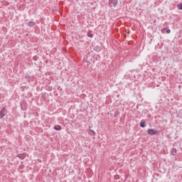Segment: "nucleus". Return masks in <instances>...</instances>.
Listing matches in <instances>:
<instances>
[{"mask_svg": "<svg viewBox=\"0 0 182 182\" xmlns=\"http://www.w3.org/2000/svg\"><path fill=\"white\" fill-rule=\"evenodd\" d=\"M170 32H171V31L170 29L166 30V33H170Z\"/></svg>", "mask_w": 182, "mask_h": 182, "instance_id": "nucleus-13", "label": "nucleus"}, {"mask_svg": "<svg viewBox=\"0 0 182 182\" xmlns=\"http://www.w3.org/2000/svg\"><path fill=\"white\" fill-rule=\"evenodd\" d=\"M117 0H109V5H113V6H116L117 5Z\"/></svg>", "mask_w": 182, "mask_h": 182, "instance_id": "nucleus-3", "label": "nucleus"}, {"mask_svg": "<svg viewBox=\"0 0 182 182\" xmlns=\"http://www.w3.org/2000/svg\"><path fill=\"white\" fill-rule=\"evenodd\" d=\"M90 132H92V133H93V134H96V133L95 132V131L92 130V129H90Z\"/></svg>", "mask_w": 182, "mask_h": 182, "instance_id": "nucleus-15", "label": "nucleus"}, {"mask_svg": "<svg viewBox=\"0 0 182 182\" xmlns=\"http://www.w3.org/2000/svg\"><path fill=\"white\" fill-rule=\"evenodd\" d=\"M147 132H148V134H149V136H154V135L157 134V131H156L153 129H149Z\"/></svg>", "mask_w": 182, "mask_h": 182, "instance_id": "nucleus-2", "label": "nucleus"}, {"mask_svg": "<svg viewBox=\"0 0 182 182\" xmlns=\"http://www.w3.org/2000/svg\"><path fill=\"white\" fill-rule=\"evenodd\" d=\"M5 114H6V108L4 107L0 111V119H4V117H5Z\"/></svg>", "mask_w": 182, "mask_h": 182, "instance_id": "nucleus-1", "label": "nucleus"}, {"mask_svg": "<svg viewBox=\"0 0 182 182\" xmlns=\"http://www.w3.org/2000/svg\"><path fill=\"white\" fill-rule=\"evenodd\" d=\"M178 9L182 10V4L177 6Z\"/></svg>", "mask_w": 182, "mask_h": 182, "instance_id": "nucleus-12", "label": "nucleus"}, {"mask_svg": "<svg viewBox=\"0 0 182 182\" xmlns=\"http://www.w3.org/2000/svg\"><path fill=\"white\" fill-rule=\"evenodd\" d=\"M54 129L58 131L62 130V127L60 125H55L54 126Z\"/></svg>", "mask_w": 182, "mask_h": 182, "instance_id": "nucleus-7", "label": "nucleus"}, {"mask_svg": "<svg viewBox=\"0 0 182 182\" xmlns=\"http://www.w3.org/2000/svg\"><path fill=\"white\" fill-rule=\"evenodd\" d=\"M140 127L144 128L146 127V122L144 120H141L140 122Z\"/></svg>", "mask_w": 182, "mask_h": 182, "instance_id": "nucleus-6", "label": "nucleus"}, {"mask_svg": "<svg viewBox=\"0 0 182 182\" xmlns=\"http://www.w3.org/2000/svg\"><path fill=\"white\" fill-rule=\"evenodd\" d=\"M87 36H88V38H93V35L92 34V32H88Z\"/></svg>", "mask_w": 182, "mask_h": 182, "instance_id": "nucleus-10", "label": "nucleus"}, {"mask_svg": "<svg viewBox=\"0 0 182 182\" xmlns=\"http://www.w3.org/2000/svg\"><path fill=\"white\" fill-rule=\"evenodd\" d=\"M28 26H30V28H32V26H35V22L33 21H29L28 23Z\"/></svg>", "mask_w": 182, "mask_h": 182, "instance_id": "nucleus-8", "label": "nucleus"}, {"mask_svg": "<svg viewBox=\"0 0 182 182\" xmlns=\"http://www.w3.org/2000/svg\"><path fill=\"white\" fill-rule=\"evenodd\" d=\"M171 154L172 156H176V154H177V149L176 148H172L171 150Z\"/></svg>", "mask_w": 182, "mask_h": 182, "instance_id": "nucleus-5", "label": "nucleus"}, {"mask_svg": "<svg viewBox=\"0 0 182 182\" xmlns=\"http://www.w3.org/2000/svg\"><path fill=\"white\" fill-rule=\"evenodd\" d=\"M38 57L36 55L33 57V60H34L35 62H36V60H38Z\"/></svg>", "mask_w": 182, "mask_h": 182, "instance_id": "nucleus-11", "label": "nucleus"}, {"mask_svg": "<svg viewBox=\"0 0 182 182\" xmlns=\"http://www.w3.org/2000/svg\"><path fill=\"white\" fill-rule=\"evenodd\" d=\"M48 90L50 92V90H52V87H49Z\"/></svg>", "mask_w": 182, "mask_h": 182, "instance_id": "nucleus-16", "label": "nucleus"}, {"mask_svg": "<svg viewBox=\"0 0 182 182\" xmlns=\"http://www.w3.org/2000/svg\"><path fill=\"white\" fill-rule=\"evenodd\" d=\"M18 157L19 159H21V157H22V154H19L18 155Z\"/></svg>", "mask_w": 182, "mask_h": 182, "instance_id": "nucleus-14", "label": "nucleus"}, {"mask_svg": "<svg viewBox=\"0 0 182 182\" xmlns=\"http://www.w3.org/2000/svg\"><path fill=\"white\" fill-rule=\"evenodd\" d=\"M94 50L95 52H100V50H102V48L99 46H96L95 47H94Z\"/></svg>", "mask_w": 182, "mask_h": 182, "instance_id": "nucleus-4", "label": "nucleus"}, {"mask_svg": "<svg viewBox=\"0 0 182 182\" xmlns=\"http://www.w3.org/2000/svg\"><path fill=\"white\" fill-rule=\"evenodd\" d=\"M120 114V112L119 111H116L114 114V117H117Z\"/></svg>", "mask_w": 182, "mask_h": 182, "instance_id": "nucleus-9", "label": "nucleus"}]
</instances>
